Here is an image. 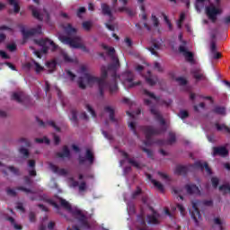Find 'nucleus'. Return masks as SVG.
<instances>
[{
  "label": "nucleus",
  "instance_id": "nucleus-60",
  "mask_svg": "<svg viewBox=\"0 0 230 230\" xmlns=\"http://www.w3.org/2000/svg\"><path fill=\"white\" fill-rule=\"evenodd\" d=\"M82 13H85V7H80L77 11V17L82 18Z\"/></svg>",
  "mask_w": 230,
  "mask_h": 230
},
{
  "label": "nucleus",
  "instance_id": "nucleus-41",
  "mask_svg": "<svg viewBox=\"0 0 230 230\" xmlns=\"http://www.w3.org/2000/svg\"><path fill=\"white\" fill-rule=\"evenodd\" d=\"M157 175L158 179H161L162 181H164V182L168 183V181H170V176H168V174H166L165 172H158Z\"/></svg>",
  "mask_w": 230,
  "mask_h": 230
},
{
  "label": "nucleus",
  "instance_id": "nucleus-55",
  "mask_svg": "<svg viewBox=\"0 0 230 230\" xmlns=\"http://www.w3.org/2000/svg\"><path fill=\"white\" fill-rule=\"evenodd\" d=\"M151 19L155 28H157L159 26V19H157L154 14H152Z\"/></svg>",
  "mask_w": 230,
  "mask_h": 230
},
{
  "label": "nucleus",
  "instance_id": "nucleus-31",
  "mask_svg": "<svg viewBox=\"0 0 230 230\" xmlns=\"http://www.w3.org/2000/svg\"><path fill=\"white\" fill-rule=\"evenodd\" d=\"M208 3L209 0H197L195 4L197 12H201Z\"/></svg>",
  "mask_w": 230,
  "mask_h": 230
},
{
  "label": "nucleus",
  "instance_id": "nucleus-39",
  "mask_svg": "<svg viewBox=\"0 0 230 230\" xmlns=\"http://www.w3.org/2000/svg\"><path fill=\"white\" fill-rule=\"evenodd\" d=\"M31 67L36 71V73H40L44 71V66H40L39 62L32 60Z\"/></svg>",
  "mask_w": 230,
  "mask_h": 230
},
{
  "label": "nucleus",
  "instance_id": "nucleus-38",
  "mask_svg": "<svg viewBox=\"0 0 230 230\" xmlns=\"http://www.w3.org/2000/svg\"><path fill=\"white\" fill-rule=\"evenodd\" d=\"M213 222L216 226H218L220 230H224V226L226 225V222L221 219L220 217H214Z\"/></svg>",
  "mask_w": 230,
  "mask_h": 230
},
{
  "label": "nucleus",
  "instance_id": "nucleus-48",
  "mask_svg": "<svg viewBox=\"0 0 230 230\" xmlns=\"http://www.w3.org/2000/svg\"><path fill=\"white\" fill-rule=\"evenodd\" d=\"M179 118H181V119H186V118H188L189 113L188 111L181 110L179 114H178Z\"/></svg>",
  "mask_w": 230,
  "mask_h": 230
},
{
  "label": "nucleus",
  "instance_id": "nucleus-12",
  "mask_svg": "<svg viewBox=\"0 0 230 230\" xmlns=\"http://www.w3.org/2000/svg\"><path fill=\"white\" fill-rule=\"evenodd\" d=\"M22 33L25 39H28V37H31V35H40V33H42V27L39 25L37 28L34 29H22Z\"/></svg>",
  "mask_w": 230,
  "mask_h": 230
},
{
  "label": "nucleus",
  "instance_id": "nucleus-8",
  "mask_svg": "<svg viewBox=\"0 0 230 230\" xmlns=\"http://www.w3.org/2000/svg\"><path fill=\"white\" fill-rule=\"evenodd\" d=\"M206 13L212 22H217V15L222 13V10L211 4L208 6H206Z\"/></svg>",
  "mask_w": 230,
  "mask_h": 230
},
{
  "label": "nucleus",
  "instance_id": "nucleus-61",
  "mask_svg": "<svg viewBox=\"0 0 230 230\" xmlns=\"http://www.w3.org/2000/svg\"><path fill=\"white\" fill-rule=\"evenodd\" d=\"M137 3H138V4H139V6H140V10L142 11V12H145V0H137Z\"/></svg>",
  "mask_w": 230,
  "mask_h": 230
},
{
  "label": "nucleus",
  "instance_id": "nucleus-25",
  "mask_svg": "<svg viewBox=\"0 0 230 230\" xmlns=\"http://www.w3.org/2000/svg\"><path fill=\"white\" fill-rule=\"evenodd\" d=\"M195 166H196V168H200L201 170H204V168H205L208 175H211V169L208 165V163L199 161V162L195 163Z\"/></svg>",
  "mask_w": 230,
  "mask_h": 230
},
{
  "label": "nucleus",
  "instance_id": "nucleus-30",
  "mask_svg": "<svg viewBox=\"0 0 230 230\" xmlns=\"http://www.w3.org/2000/svg\"><path fill=\"white\" fill-rule=\"evenodd\" d=\"M29 175H31V177H35V175H37V172L35 171V160H30L29 164Z\"/></svg>",
  "mask_w": 230,
  "mask_h": 230
},
{
  "label": "nucleus",
  "instance_id": "nucleus-62",
  "mask_svg": "<svg viewBox=\"0 0 230 230\" xmlns=\"http://www.w3.org/2000/svg\"><path fill=\"white\" fill-rule=\"evenodd\" d=\"M0 57L1 58H4V59H8L10 58V56H8V54H6V52L0 50Z\"/></svg>",
  "mask_w": 230,
  "mask_h": 230
},
{
  "label": "nucleus",
  "instance_id": "nucleus-26",
  "mask_svg": "<svg viewBox=\"0 0 230 230\" xmlns=\"http://www.w3.org/2000/svg\"><path fill=\"white\" fill-rule=\"evenodd\" d=\"M38 124L40 125V127H48V125H49L50 127H53V128H55V130H57V132H60V128L57 127V125H55V122L53 121H49L47 123H44V121L37 119Z\"/></svg>",
  "mask_w": 230,
  "mask_h": 230
},
{
  "label": "nucleus",
  "instance_id": "nucleus-34",
  "mask_svg": "<svg viewBox=\"0 0 230 230\" xmlns=\"http://www.w3.org/2000/svg\"><path fill=\"white\" fill-rule=\"evenodd\" d=\"M104 111L110 114V119L111 121H116V119H114V107L112 106H106L104 107Z\"/></svg>",
  "mask_w": 230,
  "mask_h": 230
},
{
  "label": "nucleus",
  "instance_id": "nucleus-28",
  "mask_svg": "<svg viewBox=\"0 0 230 230\" xmlns=\"http://www.w3.org/2000/svg\"><path fill=\"white\" fill-rule=\"evenodd\" d=\"M147 178L149 179V181H151L152 184H154L155 188H157V190H159V191H164V186H163L160 181L152 179V176L150 174L147 175Z\"/></svg>",
  "mask_w": 230,
  "mask_h": 230
},
{
  "label": "nucleus",
  "instance_id": "nucleus-15",
  "mask_svg": "<svg viewBox=\"0 0 230 230\" xmlns=\"http://www.w3.org/2000/svg\"><path fill=\"white\" fill-rule=\"evenodd\" d=\"M102 13L103 15H107L109 17L110 21H114V16L112 15V10L111 9V6L105 3H102L101 4Z\"/></svg>",
  "mask_w": 230,
  "mask_h": 230
},
{
  "label": "nucleus",
  "instance_id": "nucleus-1",
  "mask_svg": "<svg viewBox=\"0 0 230 230\" xmlns=\"http://www.w3.org/2000/svg\"><path fill=\"white\" fill-rule=\"evenodd\" d=\"M102 48L107 51V54L113 60L115 66H102L101 67V77H97L89 73L87 66L82 65L78 70V74L80 75L78 85L80 89L98 85L100 94H103L107 89H110V93L114 94L118 93V80H122V84L126 89H132V87H137V85L141 84V82H134V74L132 72H125L121 76L118 75L116 69L119 67V59L116 57V50L114 48L108 47L107 45H102Z\"/></svg>",
  "mask_w": 230,
  "mask_h": 230
},
{
  "label": "nucleus",
  "instance_id": "nucleus-36",
  "mask_svg": "<svg viewBox=\"0 0 230 230\" xmlns=\"http://www.w3.org/2000/svg\"><path fill=\"white\" fill-rule=\"evenodd\" d=\"M172 191H173L174 195H177V199H181V200L183 199L182 195L184 194V189L175 187L172 189Z\"/></svg>",
  "mask_w": 230,
  "mask_h": 230
},
{
  "label": "nucleus",
  "instance_id": "nucleus-27",
  "mask_svg": "<svg viewBox=\"0 0 230 230\" xmlns=\"http://www.w3.org/2000/svg\"><path fill=\"white\" fill-rule=\"evenodd\" d=\"M188 170H190V167H188V166L178 165V166H176L174 172L177 175H184L185 173L188 172Z\"/></svg>",
  "mask_w": 230,
  "mask_h": 230
},
{
  "label": "nucleus",
  "instance_id": "nucleus-53",
  "mask_svg": "<svg viewBox=\"0 0 230 230\" xmlns=\"http://www.w3.org/2000/svg\"><path fill=\"white\" fill-rule=\"evenodd\" d=\"M178 210L180 211L181 217H184L186 215V208L181 204L177 205Z\"/></svg>",
  "mask_w": 230,
  "mask_h": 230
},
{
  "label": "nucleus",
  "instance_id": "nucleus-4",
  "mask_svg": "<svg viewBox=\"0 0 230 230\" xmlns=\"http://www.w3.org/2000/svg\"><path fill=\"white\" fill-rule=\"evenodd\" d=\"M59 204L65 208V209H67L69 213H71L72 217H75L78 220V226H73V228L68 227L67 230H80V229H89V223L87 222V217H85V214L82 212V210L78 208H71V205L69 202L66 201V199H58Z\"/></svg>",
  "mask_w": 230,
  "mask_h": 230
},
{
  "label": "nucleus",
  "instance_id": "nucleus-32",
  "mask_svg": "<svg viewBox=\"0 0 230 230\" xmlns=\"http://www.w3.org/2000/svg\"><path fill=\"white\" fill-rule=\"evenodd\" d=\"M215 127L218 132H226V134H230V128L229 127L226 126V124L216 123Z\"/></svg>",
  "mask_w": 230,
  "mask_h": 230
},
{
  "label": "nucleus",
  "instance_id": "nucleus-13",
  "mask_svg": "<svg viewBox=\"0 0 230 230\" xmlns=\"http://www.w3.org/2000/svg\"><path fill=\"white\" fill-rule=\"evenodd\" d=\"M138 114H141V110H137V112H128V115L130 116L131 120L128 122L129 128L134 132L135 136H137V132L136 131V117L138 116Z\"/></svg>",
  "mask_w": 230,
  "mask_h": 230
},
{
  "label": "nucleus",
  "instance_id": "nucleus-40",
  "mask_svg": "<svg viewBox=\"0 0 230 230\" xmlns=\"http://www.w3.org/2000/svg\"><path fill=\"white\" fill-rule=\"evenodd\" d=\"M7 220H8V222H10L12 224L13 227L15 230H22V226H21V225H17V223H15V219H13V217H7Z\"/></svg>",
  "mask_w": 230,
  "mask_h": 230
},
{
  "label": "nucleus",
  "instance_id": "nucleus-63",
  "mask_svg": "<svg viewBox=\"0 0 230 230\" xmlns=\"http://www.w3.org/2000/svg\"><path fill=\"white\" fill-rule=\"evenodd\" d=\"M211 182H212V185L214 186V188H217V186H218V178H212L211 179Z\"/></svg>",
  "mask_w": 230,
  "mask_h": 230
},
{
  "label": "nucleus",
  "instance_id": "nucleus-2",
  "mask_svg": "<svg viewBox=\"0 0 230 230\" xmlns=\"http://www.w3.org/2000/svg\"><path fill=\"white\" fill-rule=\"evenodd\" d=\"M63 30L67 36L58 34V39L63 44H67L75 49H82L84 53H89V49L85 47L82 36L78 35V29L73 27L71 23L63 26Z\"/></svg>",
  "mask_w": 230,
  "mask_h": 230
},
{
  "label": "nucleus",
  "instance_id": "nucleus-42",
  "mask_svg": "<svg viewBox=\"0 0 230 230\" xmlns=\"http://www.w3.org/2000/svg\"><path fill=\"white\" fill-rule=\"evenodd\" d=\"M86 159L91 164L94 163V155L93 154V151H91V149L86 150Z\"/></svg>",
  "mask_w": 230,
  "mask_h": 230
},
{
  "label": "nucleus",
  "instance_id": "nucleus-56",
  "mask_svg": "<svg viewBox=\"0 0 230 230\" xmlns=\"http://www.w3.org/2000/svg\"><path fill=\"white\" fill-rule=\"evenodd\" d=\"M71 121L76 122L77 117H76V110L71 111V116H70Z\"/></svg>",
  "mask_w": 230,
  "mask_h": 230
},
{
  "label": "nucleus",
  "instance_id": "nucleus-49",
  "mask_svg": "<svg viewBox=\"0 0 230 230\" xmlns=\"http://www.w3.org/2000/svg\"><path fill=\"white\" fill-rule=\"evenodd\" d=\"M92 27H93V23H91V22H83V28L84 30H85V31H89V30H91Z\"/></svg>",
  "mask_w": 230,
  "mask_h": 230
},
{
  "label": "nucleus",
  "instance_id": "nucleus-51",
  "mask_svg": "<svg viewBox=\"0 0 230 230\" xmlns=\"http://www.w3.org/2000/svg\"><path fill=\"white\" fill-rule=\"evenodd\" d=\"M85 109H86V111H88V112H90V114L93 116V118H96V112H94V110L93 109V107H91V105L86 104Z\"/></svg>",
  "mask_w": 230,
  "mask_h": 230
},
{
  "label": "nucleus",
  "instance_id": "nucleus-11",
  "mask_svg": "<svg viewBox=\"0 0 230 230\" xmlns=\"http://www.w3.org/2000/svg\"><path fill=\"white\" fill-rule=\"evenodd\" d=\"M24 181H25V184L26 186H18L16 188V190H18V191H22L23 193H26L27 195L30 194V193H35L31 188L30 186H31L32 184V181L31 179L29 177V176H26L24 178Z\"/></svg>",
  "mask_w": 230,
  "mask_h": 230
},
{
  "label": "nucleus",
  "instance_id": "nucleus-47",
  "mask_svg": "<svg viewBox=\"0 0 230 230\" xmlns=\"http://www.w3.org/2000/svg\"><path fill=\"white\" fill-rule=\"evenodd\" d=\"M214 111L216 114H222L223 116H226V108L224 107H216Z\"/></svg>",
  "mask_w": 230,
  "mask_h": 230
},
{
  "label": "nucleus",
  "instance_id": "nucleus-46",
  "mask_svg": "<svg viewBox=\"0 0 230 230\" xmlns=\"http://www.w3.org/2000/svg\"><path fill=\"white\" fill-rule=\"evenodd\" d=\"M6 31V27L0 28V42H3L6 39V35L4 33Z\"/></svg>",
  "mask_w": 230,
  "mask_h": 230
},
{
  "label": "nucleus",
  "instance_id": "nucleus-6",
  "mask_svg": "<svg viewBox=\"0 0 230 230\" xmlns=\"http://www.w3.org/2000/svg\"><path fill=\"white\" fill-rule=\"evenodd\" d=\"M141 132L145 134L146 140L144 141L145 146H150L152 145V140H150L151 136H155V134H160L161 131L154 128L153 127H142Z\"/></svg>",
  "mask_w": 230,
  "mask_h": 230
},
{
  "label": "nucleus",
  "instance_id": "nucleus-17",
  "mask_svg": "<svg viewBox=\"0 0 230 230\" xmlns=\"http://www.w3.org/2000/svg\"><path fill=\"white\" fill-rule=\"evenodd\" d=\"M12 100H14V102H17L18 103H23V102L28 100V96L22 92H15L12 95Z\"/></svg>",
  "mask_w": 230,
  "mask_h": 230
},
{
  "label": "nucleus",
  "instance_id": "nucleus-3",
  "mask_svg": "<svg viewBox=\"0 0 230 230\" xmlns=\"http://www.w3.org/2000/svg\"><path fill=\"white\" fill-rule=\"evenodd\" d=\"M144 94L145 96H147V98H149V99L145 98L144 102L146 105H148V107H151L150 108L151 114L155 116V119H156V121H159L160 125L162 126L164 125V119H163V115H161V113L159 112V111H157V109L152 106V103H155L158 105L159 104L166 105V107H169V105H172V100H169L168 102L159 101V98L155 97V95L148 92V90H144Z\"/></svg>",
  "mask_w": 230,
  "mask_h": 230
},
{
  "label": "nucleus",
  "instance_id": "nucleus-64",
  "mask_svg": "<svg viewBox=\"0 0 230 230\" xmlns=\"http://www.w3.org/2000/svg\"><path fill=\"white\" fill-rule=\"evenodd\" d=\"M66 75L70 77V79L75 80V78L76 77V75H75V74L71 73V71L66 70Z\"/></svg>",
  "mask_w": 230,
  "mask_h": 230
},
{
  "label": "nucleus",
  "instance_id": "nucleus-58",
  "mask_svg": "<svg viewBox=\"0 0 230 230\" xmlns=\"http://www.w3.org/2000/svg\"><path fill=\"white\" fill-rule=\"evenodd\" d=\"M9 51H15L17 49V46L14 43H10L6 46Z\"/></svg>",
  "mask_w": 230,
  "mask_h": 230
},
{
  "label": "nucleus",
  "instance_id": "nucleus-9",
  "mask_svg": "<svg viewBox=\"0 0 230 230\" xmlns=\"http://www.w3.org/2000/svg\"><path fill=\"white\" fill-rule=\"evenodd\" d=\"M209 49H210V53H209L210 58H213L215 60H217V58H220V53L217 49V34L215 33L211 34Z\"/></svg>",
  "mask_w": 230,
  "mask_h": 230
},
{
  "label": "nucleus",
  "instance_id": "nucleus-5",
  "mask_svg": "<svg viewBox=\"0 0 230 230\" xmlns=\"http://www.w3.org/2000/svg\"><path fill=\"white\" fill-rule=\"evenodd\" d=\"M199 206H206L207 208H211V206H213V200H204L203 202L199 200L192 201V208L194 210H190V213L191 215V218H193L195 222H197V217L198 218H200V211H199Z\"/></svg>",
  "mask_w": 230,
  "mask_h": 230
},
{
  "label": "nucleus",
  "instance_id": "nucleus-37",
  "mask_svg": "<svg viewBox=\"0 0 230 230\" xmlns=\"http://www.w3.org/2000/svg\"><path fill=\"white\" fill-rule=\"evenodd\" d=\"M158 217H159V215H157L156 212H153L152 216L147 217L148 224H158L159 223V221L157 220Z\"/></svg>",
  "mask_w": 230,
  "mask_h": 230
},
{
  "label": "nucleus",
  "instance_id": "nucleus-16",
  "mask_svg": "<svg viewBox=\"0 0 230 230\" xmlns=\"http://www.w3.org/2000/svg\"><path fill=\"white\" fill-rule=\"evenodd\" d=\"M229 155V151L226 146L213 147L212 155L215 157L216 155H220L221 157H226Z\"/></svg>",
  "mask_w": 230,
  "mask_h": 230
},
{
  "label": "nucleus",
  "instance_id": "nucleus-24",
  "mask_svg": "<svg viewBox=\"0 0 230 230\" xmlns=\"http://www.w3.org/2000/svg\"><path fill=\"white\" fill-rule=\"evenodd\" d=\"M73 188H76L78 186L79 193H84V191H87V183L85 181H82L80 184L78 181H73L72 182Z\"/></svg>",
  "mask_w": 230,
  "mask_h": 230
},
{
  "label": "nucleus",
  "instance_id": "nucleus-10",
  "mask_svg": "<svg viewBox=\"0 0 230 230\" xmlns=\"http://www.w3.org/2000/svg\"><path fill=\"white\" fill-rule=\"evenodd\" d=\"M179 50L180 53H182L183 57H185L188 62H190V64H195L193 54L188 51V49H186V41H183V45L180 46Z\"/></svg>",
  "mask_w": 230,
  "mask_h": 230
},
{
  "label": "nucleus",
  "instance_id": "nucleus-54",
  "mask_svg": "<svg viewBox=\"0 0 230 230\" xmlns=\"http://www.w3.org/2000/svg\"><path fill=\"white\" fill-rule=\"evenodd\" d=\"M176 81L178 84H180V85H186V84H188V81L184 77H178L176 78Z\"/></svg>",
  "mask_w": 230,
  "mask_h": 230
},
{
  "label": "nucleus",
  "instance_id": "nucleus-59",
  "mask_svg": "<svg viewBox=\"0 0 230 230\" xmlns=\"http://www.w3.org/2000/svg\"><path fill=\"white\" fill-rule=\"evenodd\" d=\"M7 194L10 195V197H15L17 192L13 189H7Z\"/></svg>",
  "mask_w": 230,
  "mask_h": 230
},
{
  "label": "nucleus",
  "instance_id": "nucleus-18",
  "mask_svg": "<svg viewBox=\"0 0 230 230\" xmlns=\"http://www.w3.org/2000/svg\"><path fill=\"white\" fill-rule=\"evenodd\" d=\"M0 167H1L2 172H3L5 175H8V172H11V173H13V175H19V169L13 167V166L5 167V166H4V165L0 163Z\"/></svg>",
  "mask_w": 230,
  "mask_h": 230
},
{
  "label": "nucleus",
  "instance_id": "nucleus-23",
  "mask_svg": "<svg viewBox=\"0 0 230 230\" xmlns=\"http://www.w3.org/2000/svg\"><path fill=\"white\" fill-rule=\"evenodd\" d=\"M146 82L148 84V85H155L159 80L157 79V76L152 75L150 74V71L147 72V75L146 76Z\"/></svg>",
  "mask_w": 230,
  "mask_h": 230
},
{
  "label": "nucleus",
  "instance_id": "nucleus-57",
  "mask_svg": "<svg viewBox=\"0 0 230 230\" xmlns=\"http://www.w3.org/2000/svg\"><path fill=\"white\" fill-rule=\"evenodd\" d=\"M36 143H46V145H49V139L48 137L36 138Z\"/></svg>",
  "mask_w": 230,
  "mask_h": 230
},
{
  "label": "nucleus",
  "instance_id": "nucleus-52",
  "mask_svg": "<svg viewBox=\"0 0 230 230\" xmlns=\"http://www.w3.org/2000/svg\"><path fill=\"white\" fill-rule=\"evenodd\" d=\"M184 19H186V14H184V13H181V15H180V20L177 22L178 28H181L182 21H184Z\"/></svg>",
  "mask_w": 230,
  "mask_h": 230
},
{
  "label": "nucleus",
  "instance_id": "nucleus-35",
  "mask_svg": "<svg viewBox=\"0 0 230 230\" xmlns=\"http://www.w3.org/2000/svg\"><path fill=\"white\" fill-rule=\"evenodd\" d=\"M58 157L61 159H65V157H70L71 154L69 153V149L67 146L63 147V151L57 154Z\"/></svg>",
  "mask_w": 230,
  "mask_h": 230
},
{
  "label": "nucleus",
  "instance_id": "nucleus-43",
  "mask_svg": "<svg viewBox=\"0 0 230 230\" xmlns=\"http://www.w3.org/2000/svg\"><path fill=\"white\" fill-rule=\"evenodd\" d=\"M61 56H62L63 60H65V62H69V63L75 62V59L73 58L69 57V55H67L66 53V51H64V50L61 51Z\"/></svg>",
  "mask_w": 230,
  "mask_h": 230
},
{
  "label": "nucleus",
  "instance_id": "nucleus-21",
  "mask_svg": "<svg viewBox=\"0 0 230 230\" xmlns=\"http://www.w3.org/2000/svg\"><path fill=\"white\" fill-rule=\"evenodd\" d=\"M157 49H161V40H153L152 46L148 49V50L152 53V55H157Z\"/></svg>",
  "mask_w": 230,
  "mask_h": 230
},
{
  "label": "nucleus",
  "instance_id": "nucleus-19",
  "mask_svg": "<svg viewBox=\"0 0 230 230\" xmlns=\"http://www.w3.org/2000/svg\"><path fill=\"white\" fill-rule=\"evenodd\" d=\"M49 168L54 173H57L58 175H66L67 174V170L66 169H60L57 165L53 164H49Z\"/></svg>",
  "mask_w": 230,
  "mask_h": 230
},
{
  "label": "nucleus",
  "instance_id": "nucleus-45",
  "mask_svg": "<svg viewBox=\"0 0 230 230\" xmlns=\"http://www.w3.org/2000/svg\"><path fill=\"white\" fill-rule=\"evenodd\" d=\"M49 73H52L53 69H55V67H57V63L55 61H49L47 62L46 64Z\"/></svg>",
  "mask_w": 230,
  "mask_h": 230
},
{
  "label": "nucleus",
  "instance_id": "nucleus-20",
  "mask_svg": "<svg viewBox=\"0 0 230 230\" xmlns=\"http://www.w3.org/2000/svg\"><path fill=\"white\" fill-rule=\"evenodd\" d=\"M185 190L189 195H200V189L195 184L187 185Z\"/></svg>",
  "mask_w": 230,
  "mask_h": 230
},
{
  "label": "nucleus",
  "instance_id": "nucleus-50",
  "mask_svg": "<svg viewBox=\"0 0 230 230\" xmlns=\"http://www.w3.org/2000/svg\"><path fill=\"white\" fill-rule=\"evenodd\" d=\"M118 10L119 12H126L129 15H134V13H132V11H130V9H128V7L127 6L119 7Z\"/></svg>",
  "mask_w": 230,
  "mask_h": 230
},
{
  "label": "nucleus",
  "instance_id": "nucleus-14",
  "mask_svg": "<svg viewBox=\"0 0 230 230\" xmlns=\"http://www.w3.org/2000/svg\"><path fill=\"white\" fill-rule=\"evenodd\" d=\"M119 154L121 157H124V159H128L129 164H132V166H134L135 168H137L138 170H140V168H143V164H139V162L132 158H128V154H127L125 151H119Z\"/></svg>",
  "mask_w": 230,
  "mask_h": 230
},
{
  "label": "nucleus",
  "instance_id": "nucleus-29",
  "mask_svg": "<svg viewBox=\"0 0 230 230\" xmlns=\"http://www.w3.org/2000/svg\"><path fill=\"white\" fill-rule=\"evenodd\" d=\"M7 3L13 7L14 13H19L21 12V7L19 6V0H7Z\"/></svg>",
  "mask_w": 230,
  "mask_h": 230
},
{
  "label": "nucleus",
  "instance_id": "nucleus-7",
  "mask_svg": "<svg viewBox=\"0 0 230 230\" xmlns=\"http://www.w3.org/2000/svg\"><path fill=\"white\" fill-rule=\"evenodd\" d=\"M34 42L38 46L43 48V53H48V49L49 47H51L52 51H56V49H58V46L49 39L35 40Z\"/></svg>",
  "mask_w": 230,
  "mask_h": 230
},
{
  "label": "nucleus",
  "instance_id": "nucleus-22",
  "mask_svg": "<svg viewBox=\"0 0 230 230\" xmlns=\"http://www.w3.org/2000/svg\"><path fill=\"white\" fill-rule=\"evenodd\" d=\"M192 75L195 80L198 82L200 80H206V75H204V73H202V70L200 68H193L192 69Z\"/></svg>",
  "mask_w": 230,
  "mask_h": 230
},
{
  "label": "nucleus",
  "instance_id": "nucleus-44",
  "mask_svg": "<svg viewBox=\"0 0 230 230\" xmlns=\"http://www.w3.org/2000/svg\"><path fill=\"white\" fill-rule=\"evenodd\" d=\"M19 153L21 154V155L25 157V159H28V157H30V152L28 151V149H26L24 147H21L19 149Z\"/></svg>",
  "mask_w": 230,
  "mask_h": 230
},
{
  "label": "nucleus",
  "instance_id": "nucleus-33",
  "mask_svg": "<svg viewBox=\"0 0 230 230\" xmlns=\"http://www.w3.org/2000/svg\"><path fill=\"white\" fill-rule=\"evenodd\" d=\"M30 8H31V10L32 12V15H33V17H35V19H38V21H42V19H44L42 14H40V13H39V10L35 6L31 5Z\"/></svg>",
  "mask_w": 230,
  "mask_h": 230
}]
</instances>
